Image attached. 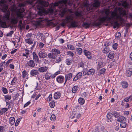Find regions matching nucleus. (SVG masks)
Instances as JSON below:
<instances>
[{"label": "nucleus", "mask_w": 132, "mask_h": 132, "mask_svg": "<svg viewBox=\"0 0 132 132\" xmlns=\"http://www.w3.org/2000/svg\"><path fill=\"white\" fill-rule=\"evenodd\" d=\"M24 27V25L22 23L19 24V28L20 30H22Z\"/></svg>", "instance_id": "nucleus-49"}, {"label": "nucleus", "mask_w": 132, "mask_h": 132, "mask_svg": "<svg viewBox=\"0 0 132 132\" xmlns=\"http://www.w3.org/2000/svg\"><path fill=\"white\" fill-rule=\"evenodd\" d=\"M25 5L23 4H19L17 8V11L18 12L17 13V17L16 18H14L12 19L11 22L12 23L16 24L18 21V19L19 18H22L24 16V15L22 13L24 11V9L23 7Z\"/></svg>", "instance_id": "nucleus-2"}, {"label": "nucleus", "mask_w": 132, "mask_h": 132, "mask_svg": "<svg viewBox=\"0 0 132 132\" xmlns=\"http://www.w3.org/2000/svg\"><path fill=\"white\" fill-rule=\"evenodd\" d=\"M67 55L71 56H73L74 54L71 51H68L67 52Z\"/></svg>", "instance_id": "nucleus-47"}, {"label": "nucleus", "mask_w": 132, "mask_h": 132, "mask_svg": "<svg viewBox=\"0 0 132 132\" xmlns=\"http://www.w3.org/2000/svg\"><path fill=\"white\" fill-rule=\"evenodd\" d=\"M127 76L128 77L131 76L132 74V69L129 68L127 70L126 73Z\"/></svg>", "instance_id": "nucleus-16"}, {"label": "nucleus", "mask_w": 132, "mask_h": 132, "mask_svg": "<svg viewBox=\"0 0 132 132\" xmlns=\"http://www.w3.org/2000/svg\"><path fill=\"white\" fill-rule=\"evenodd\" d=\"M60 72L59 71H57L56 72V73L54 74L53 75V78H55V77L57 75H58V74H60Z\"/></svg>", "instance_id": "nucleus-56"}, {"label": "nucleus", "mask_w": 132, "mask_h": 132, "mask_svg": "<svg viewBox=\"0 0 132 132\" xmlns=\"http://www.w3.org/2000/svg\"><path fill=\"white\" fill-rule=\"evenodd\" d=\"M7 109L6 108H4L1 109L0 112L1 115H5V112L7 111Z\"/></svg>", "instance_id": "nucleus-25"}, {"label": "nucleus", "mask_w": 132, "mask_h": 132, "mask_svg": "<svg viewBox=\"0 0 132 132\" xmlns=\"http://www.w3.org/2000/svg\"><path fill=\"white\" fill-rule=\"evenodd\" d=\"M21 118H19L16 120L15 124V126H17L18 125L19 122L21 120Z\"/></svg>", "instance_id": "nucleus-42"}, {"label": "nucleus", "mask_w": 132, "mask_h": 132, "mask_svg": "<svg viewBox=\"0 0 132 132\" xmlns=\"http://www.w3.org/2000/svg\"><path fill=\"white\" fill-rule=\"evenodd\" d=\"M2 91L4 94H7V90L5 88L3 87L2 88Z\"/></svg>", "instance_id": "nucleus-45"}, {"label": "nucleus", "mask_w": 132, "mask_h": 132, "mask_svg": "<svg viewBox=\"0 0 132 132\" xmlns=\"http://www.w3.org/2000/svg\"><path fill=\"white\" fill-rule=\"evenodd\" d=\"M95 72L94 70L93 69H91L89 70L87 72V74L88 75H93Z\"/></svg>", "instance_id": "nucleus-19"}, {"label": "nucleus", "mask_w": 132, "mask_h": 132, "mask_svg": "<svg viewBox=\"0 0 132 132\" xmlns=\"http://www.w3.org/2000/svg\"><path fill=\"white\" fill-rule=\"evenodd\" d=\"M32 55L34 60L36 62H38L39 61L38 57L36 54L35 52H33Z\"/></svg>", "instance_id": "nucleus-14"}, {"label": "nucleus", "mask_w": 132, "mask_h": 132, "mask_svg": "<svg viewBox=\"0 0 132 132\" xmlns=\"http://www.w3.org/2000/svg\"><path fill=\"white\" fill-rule=\"evenodd\" d=\"M38 4L37 6V7L38 9L39 10V12H38V14L41 15H42L43 13L40 11L41 10H42L43 9L44 6H47L48 5L47 3V5H44V2L41 0H39L37 1Z\"/></svg>", "instance_id": "nucleus-6"}, {"label": "nucleus", "mask_w": 132, "mask_h": 132, "mask_svg": "<svg viewBox=\"0 0 132 132\" xmlns=\"http://www.w3.org/2000/svg\"><path fill=\"white\" fill-rule=\"evenodd\" d=\"M73 3V0L70 1L62 0L59 1L57 3H54L53 5L54 6H59L60 8L64 9L66 8V6L67 5L70 6Z\"/></svg>", "instance_id": "nucleus-3"}, {"label": "nucleus", "mask_w": 132, "mask_h": 132, "mask_svg": "<svg viewBox=\"0 0 132 132\" xmlns=\"http://www.w3.org/2000/svg\"><path fill=\"white\" fill-rule=\"evenodd\" d=\"M121 5L126 8H128L129 6V4L125 1H122L121 3H118V6H120Z\"/></svg>", "instance_id": "nucleus-7"}, {"label": "nucleus", "mask_w": 132, "mask_h": 132, "mask_svg": "<svg viewBox=\"0 0 132 132\" xmlns=\"http://www.w3.org/2000/svg\"><path fill=\"white\" fill-rule=\"evenodd\" d=\"M68 47L69 49L71 50H73L75 49L73 47L72 45H68Z\"/></svg>", "instance_id": "nucleus-50"}, {"label": "nucleus", "mask_w": 132, "mask_h": 132, "mask_svg": "<svg viewBox=\"0 0 132 132\" xmlns=\"http://www.w3.org/2000/svg\"><path fill=\"white\" fill-rule=\"evenodd\" d=\"M105 65V64L104 63H103L102 62H100L98 63V66L97 67V69H100V68H101L102 67L104 66Z\"/></svg>", "instance_id": "nucleus-29"}, {"label": "nucleus", "mask_w": 132, "mask_h": 132, "mask_svg": "<svg viewBox=\"0 0 132 132\" xmlns=\"http://www.w3.org/2000/svg\"><path fill=\"white\" fill-rule=\"evenodd\" d=\"M53 77V75L48 72H46L44 76L45 78L47 80L51 78H54Z\"/></svg>", "instance_id": "nucleus-10"}, {"label": "nucleus", "mask_w": 132, "mask_h": 132, "mask_svg": "<svg viewBox=\"0 0 132 132\" xmlns=\"http://www.w3.org/2000/svg\"><path fill=\"white\" fill-rule=\"evenodd\" d=\"M77 51L78 54H81L82 52V49L80 48H77Z\"/></svg>", "instance_id": "nucleus-48"}, {"label": "nucleus", "mask_w": 132, "mask_h": 132, "mask_svg": "<svg viewBox=\"0 0 132 132\" xmlns=\"http://www.w3.org/2000/svg\"><path fill=\"white\" fill-rule=\"evenodd\" d=\"M121 36V34L120 32L117 33L116 35V37L117 38H119Z\"/></svg>", "instance_id": "nucleus-55"}, {"label": "nucleus", "mask_w": 132, "mask_h": 132, "mask_svg": "<svg viewBox=\"0 0 132 132\" xmlns=\"http://www.w3.org/2000/svg\"><path fill=\"white\" fill-rule=\"evenodd\" d=\"M60 94L59 92L55 93L54 95V98L55 99H57L60 98Z\"/></svg>", "instance_id": "nucleus-23"}, {"label": "nucleus", "mask_w": 132, "mask_h": 132, "mask_svg": "<svg viewBox=\"0 0 132 132\" xmlns=\"http://www.w3.org/2000/svg\"><path fill=\"white\" fill-rule=\"evenodd\" d=\"M105 71V69L103 68L100 70L99 71V73L100 74H99V75H100L101 74H102L104 73Z\"/></svg>", "instance_id": "nucleus-43"}, {"label": "nucleus", "mask_w": 132, "mask_h": 132, "mask_svg": "<svg viewBox=\"0 0 132 132\" xmlns=\"http://www.w3.org/2000/svg\"><path fill=\"white\" fill-rule=\"evenodd\" d=\"M117 44L115 43L114 44L113 46V47L114 49V50L116 49L117 48Z\"/></svg>", "instance_id": "nucleus-61"}, {"label": "nucleus", "mask_w": 132, "mask_h": 132, "mask_svg": "<svg viewBox=\"0 0 132 132\" xmlns=\"http://www.w3.org/2000/svg\"><path fill=\"white\" fill-rule=\"evenodd\" d=\"M56 119L55 116H51L50 119L52 121H54Z\"/></svg>", "instance_id": "nucleus-53"}, {"label": "nucleus", "mask_w": 132, "mask_h": 132, "mask_svg": "<svg viewBox=\"0 0 132 132\" xmlns=\"http://www.w3.org/2000/svg\"><path fill=\"white\" fill-rule=\"evenodd\" d=\"M5 99L7 100H10L11 98V97L10 95H7L5 96H4Z\"/></svg>", "instance_id": "nucleus-44"}, {"label": "nucleus", "mask_w": 132, "mask_h": 132, "mask_svg": "<svg viewBox=\"0 0 132 132\" xmlns=\"http://www.w3.org/2000/svg\"><path fill=\"white\" fill-rule=\"evenodd\" d=\"M76 76L78 77V78H79L82 76V73L80 72H79L77 74Z\"/></svg>", "instance_id": "nucleus-54"}, {"label": "nucleus", "mask_w": 132, "mask_h": 132, "mask_svg": "<svg viewBox=\"0 0 132 132\" xmlns=\"http://www.w3.org/2000/svg\"><path fill=\"white\" fill-rule=\"evenodd\" d=\"M78 89V87L77 86H75L72 88V91L73 93H75Z\"/></svg>", "instance_id": "nucleus-28"}, {"label": "nucleus", "mask_w": 132, "mask_h": 132, "mask_svg": "<svg viewBox=\"0 0 132 132\" xmlns=\"http://www.w3.org/2000/svg\"><path fill=\"white\" fill-rule=\"evenodd\" d=\"M122 84L123 87L125 88H127L128 86V83L126 82H123Z\"/></svg>", "instance_id": "nucleus-34"}, {"label": "nucleus", "mask_w": 132, "mask_h": 132, "mask_svg": "<svg viewBox=\"0 0 132 132\" xmlns=\"http://www.w3.org/2000/svg\"><path fill=\"white\" fill-rule=\"evenodd\" d=\"M30 74L32 76H35V75H37L38 73V70H32L30 72Z\"/></svg>", "instance_id": "nucleus-21"}, {"label": "nucleus", "mask_w": 132, "mask_h": 132, "mask_svg": "<svg viewBox=\"0 0 132 132\" xmlns=\"http://www.w3.org/2000/svg\"><path fill=\"white\" fill-rule=\"evenodd\" d=\"M125 118L123 116H121L117 118V121L120 122H122V121H125Z\"/></svg>", "instance_id": "nucleus-20"}, {"label": "nucleus", "mask_w": 132, "mask_h": 132, "mask_svg": "<svg viewBox=\"0 0 132 132\" xmlns=\"http://www.w3.org/2000/svg\"><path fill=\"white\" fill-rule=\"evenodd\" d=\"M84 53L87 58L88 59H91L92 58V57L90 53L88 51L86 50H85Z\"/></svg>", "instance_id": "nucleus-15"}, {"label": "nucleus", "mask_w": 132, "mask_h": 132, "mask_svg": "<svg viewBox=\"0 0 132 132\" xmlns=\"http://www.w3.org/2000/svg\"><path fill=\"white\" fill-rule=\"evenodd\" d=\"M127 125L126 123V122H121L120 124V126L121 128H125Z\"/></svg>", "instance_id": "nucleus-40"}, {"label": "nucleus", "mask_w": 132, "mask_h": 132, "mask_svg": "<svg viewBox=\"0 0 132 132\" xmlns=\"http://www.w3.org/2000/svg\"><path fill=\"white\" fill-rule=\"evenodd\" d=\"M72 62L71 60H70L69 59H67L66 61V63L68 65H69L71 64Z\"/></svg>", "instance_id": "nucleus-51"}, {"label": "nucleus", "mask_w": 132, "mask_h": 132, "mask_svg": "<svg viewBox=\"0 0 132 132\" xmlns=\"http://www.w3.org/2000/svg\"><path fill=\"white\" fill-rule=\"evenodd\" d=\"M124 100L126 102L131 101L132 100V95L130 96L129 97L125 98Z\"/></svg>", "instance_id": "nucleus-27"}, {"label": "nucleus", "mask_w": 132, "mask_h": 132, "mask_svg": "<svg viewBox=\"0 0 132 132\" xmlns=\"http://www.w3.org/2000/svg\"><path fill=\"white\" fill-rule=\"evenodd\" d=\"M27 64L28 66L32 67H34L35 65L34 62L32 60H30L27 62Z\"/></svg>", "instance_id": "nucleus-18"}, {"label": "nucleus", "mask_w": 132, "mask_h": 132, "mask_svg": "<svg viewBox=\"0 0 132 132\" xmlns=\"http://www.w3.org/2000/svg\"><path fill=\"white\" fill-rule=\"evenodd\" d=\"M13 33V31H10L9 33L7 34L6 36H11Z\"/></svg>", "instance_id": "nucleus-52"}, {"label": "nucleus", "mask_w": 132, "mask_h": 132, "mask_svg": "<svg viewBox=\"0 0 132 132\" xmlns=\"http://www.w3.org/2000/svg\"><path fill=\"white\" fill-rule=\"evenodd\" d=\"M52 52L54 53L56 56L57 54L60 53V51L59 50L56 48H54L52 50Z\"/></svg>", "instance_id": "nucleus-22"}, {"label": "nucleus", "mask_w": 132, "mask_h": 132, "mask_svg": "<svg viewBox=\"0 0 132 132\" xmlns=\"http://www.w3.org/2000/svg\"><path fill=\"white\" fill-rule=\"evenodd\" d=\"M25 41L26 43L29 44H31L33 43V41L30 38L26 39Z\"/></svg>", "instance_id": "nucleus-26"}, {"label": "nucleus", "mask_w": 132, "mask_h": 132, "mask_svg": "<svg viewBox=\"0 0 132 132\" xmlns=\"http://www.w3.org/2000/svg\"><path fill=\"white\" fill-rule=\"evenodd\" d=\"M64 80V78L63 76H58L57 78V81L59 83L63 82Z\"/></svg>", "instance_id": "nucleus-12"}, {"label": "nucleus", "mask_w": 132, "mask_h": 132, "mask_svg": "<svg viewBox=\"0 0 132 132\" xmlns=\"http://www.w3.org/2000/svg\"><path fill=\"white\" fill-rule=\"evenodd\" d=\"M39 46L40 48H42L44 46V44L42 43H40L39 44Z\"/></svg>", "instance_id": "nucleus-62"}, {"label": "nucleus", "mask_w": 132, "mask_h": 132, "mask_svg": "<svg viewBox=\"0 0 132 132\" xmlns=\"http://www.w3.org/2000/svg\"><path fill=\"white\" fill-rule=\"evenodd\" d=\"M112 116H106L107 119L106 120L108 122L112 121L113 120Z\"/></svg>", "instance_id": "nucleus-36"}, {"label": "nucleus", "mask_w": 132, "mask_h": 132, "mask_svg": "<svg viewBox=\"0 0 132 132\" xmlns=\"http://www.w3.org/2000/svg\"><path fill=\"white\" fill-rule=\"evenodd\" d=\"M15 119L13 117H11L10 118V123L11 126L13 125L15 122Z\"/></svg>", "instance_id": "nucleus-24"}, {"label": "nucleus", "mask_w": 132, "mask_h": 132, "mask_svg": "<svg viewBox=\"0 0 132 132\" xmlns=\"http://www.w3.org/2000/svg\"><path fill=\"white\" fill-rule=\"evenodd\" d=\"M75 14L76 16L80 18L82 16V15L81 13L78 12V11L76 12L75 13Z\"/></svg>", "instance_id": "nucleus-37"}, {"label": "nucleus", "mask_w": 132, "mask_h": 132, "mask_svg": "<svg viewBox=\"0 0 132 132\" xmlns=\"http://www.w3.org/2000/svg\"><path fill=\"white\" fill-rule=\"evenodd\" d=\"M90 0H88L86 3H84V6L85 7H87V10L89 11L91 10L92 8V5L89 4L88 2ZM94 1V2L93 4V6L96 7L98 6L101 2L100 0H92Z\"/></svg>", "instance_id": "nucleus-4"}, {"label": "nucleus", "mask_w": 132, "mask_h": 132, "mask_svg": "<svg viewBox=\"0 0 132 132\" xmlns=\"http://www.w3.org/2000/svg\"><path fill=\"white\" fill-rule=\"evenodd\" d=\"M119 114V113L116 112H114L112 113H108L107 116H111V115H114V116H117Z\"/></svg>", "instance_id": "nucleus-35"}, {"label": "nucleus", "mask_w": 132, "mask_h": 132, "mask_svg": "<svg viewBox=\"0 0 132 132\" xmlns=\"http://www.w3.org/2000/svg\"><path fill=\"white\" fill-rule=\"evenodd\" d=\"M4 127L3 126H0V132H3Z\"/></svg>", "instance_id": "nucleus-63"}, {"label": "nucleus", "mask_w": 132, "mask_h": 132, "mask_svg": "<svg viewBox=\"0 0 132 132\" xmlns=\"http://www.w3.org/2000/svg\"><path fill=\"white\" fill-rule=\"evenodd\" d=\"M43 36V34L42 33L38 32L37 34V37L40 39H41Z\"/></svg>", "instance_id": "nucleus-41"}, {"label": "nucleus", "mask_w": 132, "mask_h": 132, "mask_svg": "<svg viewBox=\"0 0 132 132\" xmlns=\"http://www.w3.org/2000/svg\"><path fill=\"white\" fill-rule=\"evenodd\" d=\"M104 16L99 17L97 20L94 22L93 24L96 26H100L103 23L109 21L113 23L114 28L119 27V24L117 21L118 20L121 22L124 21L122 17L126 14V11L120 7L115 8L113 11H110L109 9H104L103 11Z\"/></svg>", "instance_id": "nucleus-1"}, {"label": "nucleus", "mask_w": 132, "mask_h": 132, "mask_svg": "<svg viewBox=\"0 0 132 132\" xmlns=\"http://www.w3.org/2000/svg\"><path fill=\"white\" fill-rule=\"evenodd\" d=\"M48 69V67L46 66L41 67L38 68V71L40 72H44Z\"/></svg>", "instance_id": "nucleus-11"}, {"label": "nucleus", "mask_w": 132, "mask_h": 132, "mask_svg": "<svg viewBox=\"0 0 132 132\" xmlns=\"http://www.w3.org/2000/svg\"><path fill=\"white\" fill-rule=\"evenodd\" d=\"M114 54L112 52H110L108 54V56L110 59H112L114 57Z\"/></svg>", "instance_id": "nucleus-32"}, {"label": "nucleus", "mask_w": 132, "mask_h": 132, "mask_svg": "<svg viewBox=\"0 0 132 132\" xmlns=\"http://www.w3.org/2000/svg\"><path fill=\"white\" fill-rule=\"evenodd\" d=\"M110 51V49L109 47H106L103 50V52L104 53H106L109 52Z\"/></svg>", "instance_id": "nucleus-33"}, {"label": "nucleus", "mask_w": 132, "mask_h": 132, "mask_svg": "<svg viewBox=\"0 0 132 132\" xmlns=\"http://www.w3.org/2000/svg\"><path fill=\"white\" fill-rule=\"evenodd\" d=\"M48 56L49 58L51 59H55L56 57V55L53 52L49 53Z\"/></svg>", "instance_id": "nucleus-17"}, {"label": "nucleus", "mask_w": 132, "mask_h": 132, "mask_svg": "<svg viewBox=\"0 0 132 132\" xmlns=\"http://www.w3.org/2000/svg\"><path fill=\"white\" fill-rule=\"evenodd\" d=\"M10 14V12L9 11H7V12L5 14V15L3 16V19L4 21H9L10 20L9 18Z\"/></svg>", "instance_id": "nucleus-9"}, {"label": "nucleus", "mask_w": 132, "mask_h": 132, "mask_svg": "<svg viewBox=\"0 0 132 132\" xmlns=\"http://www.w3.org/2000/svg\"><path fill=\"white\" fill-rule=\"evenodd\" d=\"M38 55L40 58H44L46 57L47 55L45 52L43 50H42L39 52Z\"/></svg>", "instance_id": "nucleus-8"}, {"label": "nucleus", "mask_w": 132, "mask_h": 132, "mask_svg": "<svg viewBox=\"0 0 132 132\" xmlns=\"http://www.w3.org/2000/svg\"><path fill=\"white\" fill-rule=\"evenodd\" d=\"M32 34L30 33H28L26 35V37L28 38H30L32 36Z\"/></svg>", "instance_id": "nucleus-60"}, {"label": "nucleus", "mask_w": 132, "mask_h": 132, "mask_svg": "<svg viewBox=\"0 0 132 132\" xmlns=\"http://www.w3.org/2000/svg\"><path fill=\"white\" fill-rule=\"evenodd\" d=\"M73 19V17L72 15H69L67 16L65 20L67 22L70 23V27L72 28L76 27L78 26V23L77 22L72 21Z\"/></svg>", "instance_id": "nucleus-5"}, {"label": "nucleus", "mask_w": 132, "mask_h": 132, "mask_svg": "<svg viewBox=\"0 0 132 132\" xmlns=\"http://www.w3.org/2000/svg\"><path fill=\"white\" fill-rule=\"evenodd\" d=\"M52 98V95L51 94H50L49 95L48 97L47 98V100L48 101H50L51 100Z\"/></svg>", "instance_id": "nucleus-57"}, {"label": "nucleus", "mask_w": 132, "mask_h": 132, "mask_svg": "<svg viewBox=\"0 0 132 132\" xmlns=\"http://www.w3.org/2000/svg\"><path fill=\"white\" fill-rule=\"evenodd\" d=\"M82 26L86 28H87L89 27L90 24L86 22H84Z\"/></svg>", "instance_id": "nucleus-38"}, {"label": "nucleus", "mask_w": 132, "mask_h": 132, "mask_svg": "<svg viewBox=\"0 0 132 132\" xmlns=\"http://www.w3.org/2000/svg\"><path fill=\"white\" fill-rule=\"evenodd\" d=\"M72 74L71 73H69L65 76V81L64 84H65L67 80H69L72 77Z\"/></svg>", "instance_id": "nucleus-13"}, {"label": "nucleus", "mask_w": 132, "mask_h": 132, "mask_svg": "<svg viewBox=\"0 0 132 132\" xmlns=\"http://www.w3.org/2000/svg\"><path fill=\"white\" fill-rule=\"evenodd\" d=\"M30 101H29L26 103L24 105V108L26 107L28 105H29L30 104Z\"/></svg>", "instance_id": "nucleus-58"}, {"label": "nucleus", "mask_w": 132, "mask_h": 132, "mask_svg": "<svg viewBox=\"0 0 132 132\" xmlns=\"http://www.w3.org/2000/svg\"><path fill=\"white\" fill-rule=\"evenodd\" d=\"M55 102L54 101H52L50 104V105L51 108H53L55 106Z\"/></svg>", "instance_id": "nucleus-39"}, {"label": "nucleus", "mask_w": 132, "mask_h": 132, "mask_svg": "<svg viewBox=\"0 0 132 132\" xmlns=\"http://www.w3.org/2000/svg\"><path fill=\"white\" fill-rule=\"evenodd\" d=\"M79 78H78V77L76 76L73 78V81H75L78 80V79H79Z\"/></svg>", "instance_id": "nucleus-64"}, {"label": "nucleus", "mask_w": 132, "mask_h": 132, "mask_svg": "<svg viewBox=\"0 0 132 132\" xmlns=\"http://www.w3.org/2000/svg\"><path fill=\"white\" fill-rule=\"evenodd\" d=\"M61 58L59 57L56 59V62L58 63L61 61Z\"/></svg>", "instance_id": "nucleus-59"}, {"label": "nucleus", "mask_w": 132, "mask_h": 132, "mask_svg": "<svg viewBox=\"0 0 132 132\" xmlns=\"http://www.w3.org/2000/svg\"><path fill=\"white\" fill-rule=\"evenodd\" d=\"M16 79L15 77H14L11 82V85H14L16 82Z\"/></svg>", "instance_id": "nucleus-46"}, {"label": "nucleus", "mask_w": 132, "mask_h": 132, "mask_svg": "<svg viewBox=\"0 0 132 132\" xmlns=\"http://www.w3.org/2000/svg\"><path fill=\"white\" fill-rule=\"evenodd\" d=\"M28 73L26 70L23 71L22 72V77L24 78L28 76Z\"/></svg>", "instance_id": "nucleus-31"}, {"label": "nucleus", "mask_w": 132, "mask_h": 132, "mask_svg": "<svg viewBox=\"0 0 132 132\" xmlns=\"http://www.w3.org/2000/svg\"><path fill=\"white\" fill-rule=\"evenodd\" d=\"M78 102L80 104H83L85 103V100L82 98L80 97L78 99Z\"/></svg>", "instance_id": "nucleus-30"}]
</instances>
